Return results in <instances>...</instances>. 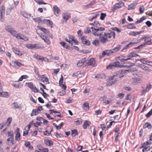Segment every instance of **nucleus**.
<instances>
[{"instance_id":"nucleus-1","label":"nucleus","mask_w":152,"mask_h":152,"mask_svg":"<svg viewBox=\"0 0 152 152\" xmlns=\"http://www.w3.org/2000/svg\"><path fill=\"white\" fill-rule=\"evenodd\" d=\"M115 34L114 31L111 32L110 33L102 32L100 36L99 41L102 43H106L108 41V39L112 38V37L114 39L115 37Z\"/></svg>"},{"instance_id":"nucleus-2","label":"nucleus","mask_w":152,"mask_h":152,"mask_svg":"<svg viewBox=\"0 0 152 152\" xmlns=\"http://www.w3.org/2000/svg\"><path fill=\"white\" fill-rule=\"evenodd\" d=\"M126 70H121L116 72L112 76H110L109 77V79L112 80L114 83H115L116 82L118 81L119 79L124 77V75L126 73Z\"/></svg>"},{"instance_id":"nucleus-3","label":"nucleus","mask_w":152,"mask_h":152,"mask_svg":"<svg viewBox=\"0 0 152 152\" xmlns=\"http://www.w3.org/2000/svg\"><path fill=\"white\" fill-rule=\"evenodd\" d=\"M91 32L92 34L95 36L100 37L102 33V31L105 30L104 28L100 27L98 28H96L95 27H91Z\"/></svg>"},{"instance_id":"nucleus-4","label":"nucleus","mask_w":152,"mask_h":152,"mask_svg":"<svg viewBox=\"0 0 152 152\" xmlns=\"http://www.w3.org/2000/svg\"><path fill=\"white\" fill-rule=\"evenodd\" d=\"M8 136L9 137L7 140L6 143L9 145H11L15 144V142H14V135L12 132H8L7 133Z\"/></svg>"},{"instance_id":"nucleus-5","label":"nucleus","mask_w":152,"mask_h":152,"mask_svg":"<svg viewBox=\"0 0 152 152\" xmlns=\"http://www.w3.org/2000/svg\"><path fill=\"white\" fill-rule=\"evenodd\" d=\"M62 16L61 22L63 23H66L68 19L71 17L70 15L66 12L63 13Z\"/></svg>"},{"instance_id":"nucleus-6","label":"nucleus","mask_w":152,"mask_h":152,"mask_svg":"<svg viewBox=\"0 0 152 152\" xmlns=\"http://www.w3.org/2000/svg\"><path fill=\"white\" fill-rule=\"evenodd\" d=\"M113 54V52L111 50H107L103 52L102 55L99 56V58H102L105 56H110Z\"/></svg>"},{"instance_id":"nucleus-7","label":"nucleus","mask_w":152,"mask_h":152,"mask_svg":"<svg viewBox=\"0 0 152 152\" xmlns=\"http://www.w3.org/2000/svg\"><path fill=\"white\" fill-rule=\"evenodd\" d=\"M86 64L88 66L91 65L93 67H95L96 65V62L94 58H91L86 62Z\"/></svg>"},{"instance_id":"nucleus-8","label":"nucleus","mask_w":152,"mask_h":152,"mask_svg":"<svg viewBox=\"0 0 152 152\" xmlns=\"http://www.w3.org/2000/svg\"><path fill=\"white\" fill-rule=\"evenodd\" d=\"M124 5V4L123 3L120 2L118 3H116L115 5L113 7V11H115L116 10L119 9L121 8L122 6Z\"/></svg>"},{"instance_id":"nucleus-9","label":"nucleus","mask_w":152,"mask_h":152,"mask_svg":"<svg viewBox=\"0 0 152 152\" xmlns=\"http://www.w3.org/2000/svg\"><path fill=\"white\" fill-rule=\"evenodd\" d=\"M47 130L44 132V134L45 135L49 136L51 134V132L53 131V127L51 126H49L47 128Z\"/></svg>"},{"instance_id":"nucleus-10","label":"nucleus","mask_w":152,"mask_h":152,"mask_svg":"<svg viewBox=\"0 0 152 152\" xmlns=\"http://www.w3.org/2000/svg\"><path fill=\"white\" fill-rule=\"evenodd\" d=\"M37 79L39 80H40L42 81L43 82H48V78L45 76V75H42L38 77Z\"/></svg>"},{"instance_id":"nucleus-11","label":"nucleus","mask_w":152,"mask_h":152,"mask_svg":"<svg viewBox=\"0 0 152 152\" xmlns=\"http://www.w3.org/2000/svg\"><path fill=\"white\" fill-rule=\"evenodd\" d=\"M11 107L12 109H19L21 108L20 105L17 102H14L11 105Z\"/></svg>"},{"instance_id":"nucleus-12","label":"nucleus","mask_w":152,"mask_h":152,"mask_svg":"<svg viewBox=\"0 0 152 152\" xmlns=\"http://www.w3.org/2000/svg\"><path fill=\"white\" fill-rule=\"evenodd\" d=\"M12 50L18 56H21L24 54L23 52H22L19 50L17 48H12Z\"/></svg>"},{"instance_id":"nucleus-13","label":"nucleus","mask_w":152,"mask_h":152,"mask_svg":"<svg viewBox=\"0 0 152 152\" xmlns=\"http://www.w3.org/2000/svg\"><path fill=\"white\" fill-rule=\"evenodd\" d=\"M152 85L150 84H148L147 85L146 88H143L142 90V94H145L146 92L148 91L151 88Z\"/></svg>"},{"instance_id":"nucleus-14","label":"nucleus","mask_w":152,"mask_h":152,"mask_svg":"<svg viewBox=\"0 0 152 152\" xmlns=\"http://www.w3.org/2000/svg\"><path fill=\"white\" fill-rule=\"evenodd\" d=\"M81 42L83 44H85L87 45H89L90 44V42L89 41L86 39V37L84 36H82L81 37Z\"/></svg>"},{"instance_id":"nucleus-15","label":"nucleus","mask_w":152,"mask_h":152,"mask_svg":"<svg viewBox=\"0 0 152 152\" xmlns=\"http://www.w3.org/2000/svg\"><path fill=\"white\" fill-rule=\"evenodd\" d=\"M8 94L7 92H3L2 88H0V96L4 97H7L8 96Z\"/></svg>"},{"instance_id":"nucleus-16","label":"nucleus","mask_w":152,"mask_h":152,"mask_svg":"<svg viewBox=\"0 0 152 152\" xmlns=\"http://www.w3.org/2000/svg\"><path fill=\"white\" fill-rule=\"evenodd\" d=\"M0 13L1 14V18H4V16L5 13V7L4 5H2L0 10Z\"/></svg>"},{"instance_id":"nucleus-17","label":"nucleus","mask_w":152,"mask_h":152,"mask_svg":"<svg viewBox=\"0 0 152 152\" xmlns=\"http://www.w3.org/2000/svg\"><path fill=\"white\" fill-rule=\"evenodd\" d=\"M145 41V43L143 45L146 44L150 45L152 43L151 39H150L149 37H145V38H143Z\"/></svg>"},{"instance_id":"nucleus-18","label":"nucleus","mask_w":152,"mask_h":152,"mask_svg":"<svg viewBox=\"0 0 152 152\" xmlns=\"http://www.w3.org/2000/svg\"><path fill=\"white\" fill-rule=\"evenodd\" d=\"M137 43L136 42H131L127 45H126L124 48L121 50V51L123 52L125 49H127L128 48L130 47L133 45L136 44Z\"/></svg>"},{"instance_id":"nucleus-19","label":"nucleus","mask_w":152,"mask_h":152,"mask_svg":"<svg viewBox=\"0 0 152 152\" xmlns=\"http://www.w3.org/2000/svg\"><path fill=\"white\" fill-rule=\"evenodd\" d=\"M53 11L54 13L57 16H58L59 12L60 11L59 9L57 7V6L55 5L53 7Z\"/></svg>"},{"instance_id":"nucleus-20","label":"nucleus","mask_w":152,"mask_h":152,"mask_svg":"<svg viewBox=\"0 0 152 152\" xmlns=\"http://www.w3.org/2000/svg\"><path fill=\"white\" fill-rule=\"evenodd\" d=\"M139 67L142 68L144 71L147 72H150L151 71V70L145 65H141L139 66Z\"/></svg>"},{"instance_id":"nucleus-21","label":"nucleus","mask_w":152,"mask_h":152,"mask_svg":"<svg viewBox=\"0 0 152 152\" xmlns=\"http://www.w3.org/2000/svg\"><path fill=\"white\" fill-rule=\"evenodd\" d=\"M17 132L16 133L15 139L17 141H19L20 139V134L19 132V129L18 128L17 129Z\"/></svg>"},{"instance_id":"nucleus-22","label":"nucleus","mask_w":152,"mask_h":152,"mask_svg":"<svg viewBox=\"0 0 152 152\" xmlns=\"http://www.w3.org/2000/svg\"><path fill=\"white\" fill-rule=\"evenodd\" d=\"M41 37L44 40V42H45L47 44L49 45L50 44V42L49 39H47V38L45 37V36L41 35Z\"/></svg>"},{"instance_id":"nucleus-23","label":"nucleus","mask_w":152,"mask_h":152,"mask_svg":"<svg viewBox=\"0 0 152 152\" xmlns=\"http://www.w3.org/2000/svg\"><path fill=\"white\" fill-rule=\"evenodd\" d=\"M26 47L30 49H32L35 48H39V47H36V44H28L26 45Z\"/></svg>"},{"instance_id":"nucleus-24","label":"nucleus","mask_w":152,"mask_h":152,"mask_svg":"<svg viewBox=\"0 0 152 152\" xmlns=\"http://www.w3.org/2000/svg\"><path fill=\"white\" fill-rule=\"evenodd\" d=\"M142 31H132L129 33V35L133 36H135L137 35H139L142 33Z\"/></svg>"},{"instance_id":"nucleus-25","label":"nucleus","mask_w":152,"mask_h":152,"mask_svg":"<svg viewBox=\"0 0 152 152\" xmlns=\"http://www.w3.org/2000/svg\"><path fill=\"white\" fill-rule=\"evenodd\" d=\"M105 76L103 74H98L95 76V78L99 79H105Z\"/></svg>"},{"instance_id":"nucleus-26","label":"nucleus","mask_w":152,"mask_h":152,"mask_svg":"<svg viewBox=\"0 0 152 152\" xmlns=\"http://www.w3.org/2000/svg\"><path fill=\"white\" fill-rule=\"evenodd\" d=\"M121 45H117V47H115L113 50H112L113 52V54L119 51L121 49Z\"/></svg>"},{"instance_id":"nucleus-27","label":"nucleus","mask_w":152,"mask_h":152,"mask_svg":"<svg viewBox=\"0 0 152 152\" xmlns=\"http://www.w3.org/2000/svg\"><path fill=\"white\" fill-rule=\"evenodd\" d=\"M34 58H36L37 59L41 60L42 61H43L44 59V57H42L40 56H39L37 54H35L34 55Z\"/></svg>"},{"instance_id":"nucleus-28","label":"nucleus","mask_w":152,"mask_h":152,"mask_svg":"<svg viewBox=\"0 0 152 152\" xmlns=\"http://www.w3.org/2000/svg\"><path fill=\"white\" fill-rule=\"evenodd\" d=\"M136 5V4H132L128 6V9L129 10L134 9Z\"/></svg>"},{"instance_id":"nucleus-29","label":"nucleus","mask_w":152,"mask_h":152,"mask_svg":"<svg viewBox=\"0 0 152 152\" xmlns=\"http://www.w3.org/2000/svg\"><path fill=\"white\" fill-rule=\"evenodd\" d=\"M39 113V111L37 109H33L32 113L31 114V116L36 115Z\"/></svg>"},{"instance_id":"nucleus-30","label":"nucleus","mask_w":152,"mask_h":152,"mask_svg":"<svg viewBox=\"0 0 152 152\" xmlns=\"http://www.w3.org/2000/svg\"><path fill=\"white\" fill-rule=\"evenodd\" d=\"M147 128L148 129H151V125L148 123H146L143 126V129Z\"/></svg>"},{"instance_id":"nucleus-31","label":"nucleus","mask_w":152,"mask_h":152,"mask_svg":"<svg viewBox=\"0 0 152 152\" xmlns=\"http://www.w3.org/2000/svg\"><path fill=\"white\" fill-rule=\"evenodd\" d=\"M44 22L49 26H51V27H52L53 23L51 21L49 20L45 19L44 20Z\"/></svg>"},{"instance_id":"nucleus-32","label":"nucleus","mask_w":152,"mask_h":152,"mask_svg":"<svg viewBox=\"0 0 152 152\" xmlns=\"http://www.w3.org/2000/svg\"><path fill=\"white\" fill-rule=\"evenodd\" d=\"M82 107L84 110L87 111L89 110V104L87 103H85L83 105Z\"/></svg>"},{"instance_id":"nucleus-33","label":"nucleus","mask_w":152,"mask_h":152,"mask_svg":"<svg viewBox=\"0 0 152 152\" xmlns=\"http://www.w3.org/2000/svg\"><path fill=\"white\" fill-rule=\"evenodd\" d=\"M14 9V7L10 6L7 9L6 14L7 15H9L11 12L12 10Z\"/></svg>"},{"instance_id":"nucleus-34","label":"nucleus","mask_w":152,"mask_h":152,"mask_svg":"<svg viewBox=\"0 0 152 152\" xmlns=\"http://www.w3.org/2000/svg\"><path fill=\"white\" fill-rule=\"evenodd\" d=\"M85 58L79 61L78 63L77 64V66L79 67L83 65L84 63H85Z\"/></svg>"},{"instance_id":"nucleus-35","label":"nucleus","mask_w":152,"mask_h":152,"mask_svg":"<svg viewBox=\"0 0 152 152\" xmlns=\"http://www.w3.org/2000/svg\"><path fill=\"white\" fill-rule=\"evenodd\" d=\"M114 84V82H113L112 80L109 79V80L107 82L106 85V86H111Z\"/></svg>"},{"instance_id":"nucleus-36","label":"nucleus","mask_w":152,"mask_h":152,"mask_svg":"<svg viewBox=\"0 0 152 152\" xmlns=\"http://www.w3.org/2000/svg\"><path fill=\"white\" fill-rule=\"evenodd\" d=\"M5 29L7 31L10 32L13 28L11 26L8 25L5 27Z\"/></svg>"},{"instance_id":"nucleus-37","label":"nucleus","mask_w":152,"mask_h":152,"mask_svg":"<svg viewBox=\"0 0 152 152\" xmlns=\"http://www.w3.org/2000/svg\"><path fill=\"white\" fill-rule=\"evenodd\" d=\"M12 120V118L11 117H9L7 120V122L5 123L7 124V126H9Z\"/></svg>"},{"instance_id":"nucleus-38","label":"nucleus","mask_w":152,"mask_h":152,"mask_svg":"<svg viewBox=\"0 0 152 152\" xmlns=\"http://www.w3.org/2000/svg\"><path fill=\"white\" fill-rule=\"evenodd\" d=\"M26 84L27 86L29 88L31 89L34 86L33 83L31 82L26 83Z\"/></svg>"},{"instance_id":"nucleus-39","label":"nucleus","mask_w":152,"mask_h":152,"mask_svg":"<svg viewBox=\"0 0 152 152\" xmlns=\"http://www.w3.org/2000/svg\"><path fill=\"white\" fill-rule=\"evenodd\" d=\"M77 134V130L75 129L72 131V137H74Z\"/></svg>"},{"instance_id":"nucleus-40","label":"nucleus","mask_w":152,"mask_h":152,"mask_svg":"<svg viewBox=\"0 0 152 152\" xmlns=\"http://www.w3.org/2000/svg\"><path fill=\"white\" fill-rule=\"evenodd\" d=\"M127 27L128 28L130 29L135 28H136V26L132 24H130L127 25Z\"/></svg>"},{"instance_id":"nucleus-41","label":"nucleus","mask_w":152,"mask_h":152,"mask_svg":"<svg viewBox=\"0 0 152 152\" xmlns=\"http://www.w3.org/2000/svg\"><path fill=\"white\" fill-rule=\"evenodd\" d=\"M45 144L48 146L52 145L53 143L52 141L50 140H48L45 142Z\"/></svg>"},{"instance_id":"nucleus-42","label":"nucleus","mask_w":152,"mask_h":152,"mask_svg":"<svg viewBox=\"0 0 152 152\" xmlns=\"http://www.w3.org/2000/svg\"><path fill=\"white\" fill-rule=\"evenodd\" d=\"M34 1L39 4H47L46 3L43 2L42 0H34Z\"/></svg>"},{"instance_id":"nucleus-43","label":"nucleus","mask_w":152,"mask_h":152,"mask_svg":"<svg viewBox=\"0 0 152 152\" xmlns=\"http://www.w3.org/2000/svg\"><path fill=\"white\" fill-rule=\"evenodd\" d=\"M134 65V64L133 63H131L130 65H120V67H131L133 66Z\"/></svg>"},{"instance_id":"nucleus-44","label":"nucleus","mask_w":152,"mask_h":152,"mask_svg":"<svg viewBox=\"0 0 152 152\" xmlns=\"http://www.w3.org/2000/svg\"><path fill=\"white\" fill-rule=\"evenodd\" d=\"M60 43L61 45L62 46H63V47L65 48H66L68 47V45L66 43H65V42H60Z\"/></svg>"},{"instance_id":"nucleus-45","label":"nucleus","mask_w":152,"mask_h":152,"mask_svg":"<svg viewBox=\"0 0 152 152\" xmlns=\"http://www.w3.org/2000/svg\"><path fill=\"white\" fill-rule=\"evenodd\" d=\"M41 30L45 34H48L49 32V30L44 28H41Z\"/></svg>"},{"instance_id":"nucleus-46","label":"nucleus","mask_w":152,"mask_h":152,"mask_svg":"<svg viewBox=\"0 0 152 152\" xmlns=\"http://www.w3.org/2000/svg\"><path fill=\"white\" fill-rule=\"evenodd\" d=\"M144 11V7L143 6H140L139 7V11L140 14L142 13Z\"/></svg>"},{"instance_id":"nucleus-47","label":"nucleus","mask_w":152,"mask_h":152,"mask_svg":"<svg viewBox=\"0 0 152 152\" xmlns=\"http://www.w3.org/2000/svg\"><path fill=\"white\" fill-rule=\"evenodd\" d=\"M33 20L35 22H37L39 23H40L41 21V20H40V18L39 17L33 18Z\"/></svg>"},{"instance_id":"nucleus-48","label":"nucleus","mask_w":152,"mask_h":152,"mask_svg":"<svg viewBox=\"0 0 152 152\" xmlns=\"http://www.w3.org/2000/svg\"><path fill=\"white\" fill-rule=\"evenodd\" d=\"M89 126V124L88 123L87 121H86L84 123L83 125V128L84 129H86L87 128L88 126Z\"/></svg>"},{"instance_id":"nucleus-49","label":"nucleus","mask_w":152,"mask_h":152,"mask_svg":"<svg viewBox=\"0 0 152 152\" xmlns=\"http://www.w3.org/2000/svg\"><path fill=\"white\" fill-rule=\"evenodd\" d=\"M99 41L98 40H95L92 42V43L94 45L96 46H97L99 45Z\"/></svg>"},{"instance_id":"nucleus-50","label":"nucleus","mask_w":152,"mask_h":152,"mask_svg":"<svg viewBox=\"0 0 152 152\" xmlns=\"http://www.w3.org/2000/svg\"><path fill=\"white\" fill-rule=\"evenodd\" d=\"M150 148L149 146L147 147H145L142 149L143 152H147V151L150 150Z\"/></svg>"},{"instance_id":"nucleus-51","label":"nucleus","mask_w":152,"mask_h":152,"mask_svg":"<svg viewBox=\"0 0 152 152\" xmlns=\"http://www.w3.org/2000/svg\"><path fill=\"white\" fill-rule=\"evenodd\" d=\"M114 65L113 63L110 64L107 67V69H111L114 67Z\"/></svg>"},{"instance_id":"nucleus-52","label":"nucleus","mask_w":152,"mask_h":152,"mask_svg":"<svg viewBox=\"0 0 152 152\" xmlns=\"http://www.w3.org/2000/svg\"><path fill=\"white\" fill-rule=\"evenodd\" d=\"M23 37V35L21 34L20 33H18L17 34L15 37L17 39H22Z\"/></svg>"},{"instance_id":"nucleus-53","label":"nucleus","mask_w":152,"mask_h":152,"mask_svg":"<svg viewBox=\"0 0 152 152\" xmlns=\"http://www.w3.org/2000/svg\"><path fill=\"white\" fill-rule=\"evenodd\" d=\"M152 115V109H151L146 115V116L147 118H148Z\"/></svg>"},{"instance_id":"nucleus-54","label":"nucleus","mask_w":152,"mask_h":152,"mask_svg":"<svg viewBox=\"0 0 152 152\" xmlns=\"http://www.w3.org/2000/svg\"><path fill=\"white\" fill-rule=\"evenodd\" d=\"M101 15L100 19L101 20H104L105 17L106 16V14L105 13H101Z\"/></svg>"},{"instance_id":"nucleus-55","label":"nucleus","mask_w":152,"mask_h":152,"mask_svg":"<svg viewBox=\"0 0 152 152\" xmlns=\"http://www.w3.org/2000/svg\"><path fill=\"white\" fill-rule=\"evenodd\" d=\"M12 35L16 37L17 35V32L15 30H14L12 29V31L10 32Z\"/></svg>"},{"instance_id":"nucleus-56","label":"nucleus","mask_w":152,"mask_h":152,"mask_svg":"<svg viewBox=\"0 0 152 152\" xmlns=\"http://www.w3.org/2000/svg\"><path fill=\"white\" fill-rule=\"evenodd\" d=\"M63 77L62 75H61V77L60 78L59 80V85H61V84H63Z\"/></svg>"},{"instance_id":"nucleus-57","label":"nucleus","mask_w":152,"mask_h":152,"mask_svg":"<svg viewBox=\"0 0 152 152\" xmlns=\"http://www.w3.org/2000/svg\"><path fill=\"white\" fill-rule=\"evenodd\" d=\"M31 90L34 93H37L38 92V90L34 86Z\"/></svg>"},{"instance_id":"nucleus-58","label":"nucleus","mask_w":152,"mask_h":152,"mask_svg":"<svg viewBox=\"0 0 152 152\" xmlns=\"http://www.w3.org/2000/svg\"><path fill=\"white\" fill-rule=\"evenodd\" d=\"M113 29L114 31H116L118 33H120L122 31V30L121 29H119L117 27H115L112 28Z\"/></svg>"},{"instance_id":"nucleus-59","label":"nucleus","mask_w":152,"mask_h":152,"mask_svg":"<svg viewBox=\"0 0 152 152\" xmlns=\"http://www.w3.org/2000/svg\"><path fill=\"white\" fill-rule=\"evenodd\" d=\"M94 26L96 27H99L100 26V24L97 21H95L94 22Z\"/></svg>"},{"instance_id":"nucleus-60","label":"nucleus","mask_w":152,"mask_h":152,"mask_svg":"<svg viewBox=\"0 0 152 152\" xmlns=\"http://www.w3.org/2000/svg\"><path fill=\"white\" fill-rule=\"evenodd\" d=\"M130 53V55L131 56H132V57H136L137 56H139V55L136 54L134 52H131Z\"/></svg>"},{"instance_id":"nucleus-61","label":"nucleus","mask_w":152,"mask_h":152,"mask_svg":"<svg viewBox=\"0 0 152 152\" xmlns=\"http://www.w3.org/2000/svg\"><path fill=\"white\" fill-rule=\"evenodd\" d=\"M114 64L115 67H120V63L118 61L115 62L113 63Z\"/></svg>"},{"instance_id":"nucleus-62","label":"nucleus","mask_w":152,"mask_h":152,"mask_svg":"<svg viewBox=\"0 0 152 152\" xmlns=\"http://www.w3.org/2000/svg\"><path fill=\"white\" fill-rule=\"evenodd\" d=\"M14 86L15 88H18L19 84L18 82H15L13 83Z\"/></svg>"},{"instance_id":"nucleus-63","label":"nucleus","mask_w":152,"mask_h":152,"mask_svg":"<svg viewBox=\"0 0 152 152\" xmlns=\"http://www.w3.org/2000/svg\"><path fill=\"white\" fill-rule=\"evenodd\" d=\"M18 66L19 67H20L22 66H24L23 64H22L20 62H19L18 61H16V66Z\"/></svg>"},{"instance_id":"nucleus-64","label":"nucleus","mask_w":152,"mask_h":152,"mask_svg":"<svg viewBox=\"0 0 152 152\" xmlns=\"http://www.w3.org/2000/svg\"><path fill=\"white\" fill-rule=\"evenodd\" d=\"M66 93V92L65 90H63L60 91L59 94L60 96H62L64 95Z\"/></svg>"}]
</instances>
